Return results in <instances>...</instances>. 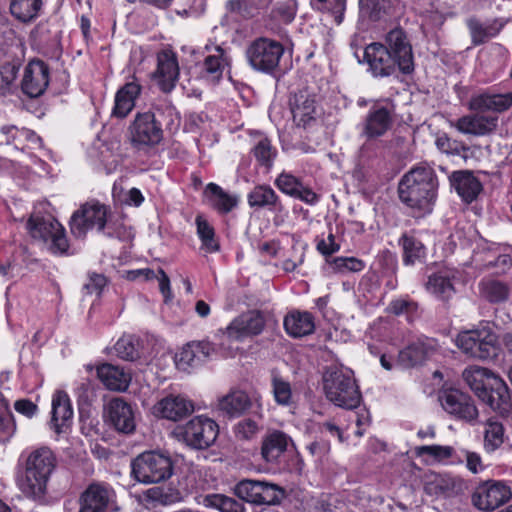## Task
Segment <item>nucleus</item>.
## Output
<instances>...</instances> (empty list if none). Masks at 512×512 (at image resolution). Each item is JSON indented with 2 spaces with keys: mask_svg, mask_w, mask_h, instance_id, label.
I'll return each instance as SVG.
<instances>
[{
  "mask_svg": "<svg viewBox=\"0 0 512 512\" xmlns=\"http://www.w3.org/2000/svg\"><path fill=\"white\" fill-rule=\"evenodd\" d=\"M97 376L104 386L113 391H125L131 381V376L122 367L103 363L97 368Z\"/></svg>",
  "mask_w": 512,
  "mask_h": 512,
  "instance_id": "nucleus-30",
  "label": "nucleus"
},
{
  "mask_svg": "<svg viewBox=\"0 0 512 512\" xmlns=\"http://www.w3.org/2000/svg\"><path fill=\"white\" fill-rule=\"evenodd\" d=\"M297 10L295 0H284L279 2L273 10L274 16L283 23H290L294 20Z\"/></svg>",
  "mask_w": 512,
  "mask_h": 512,
  "instance_id": "nucleus-57",
  "label": "nucleus"
},
{
  "mask_svg": "<svg viewBox=\"0 0 512 512\" xmlns=\"http://www.w3.org/2000/svg\"><path fill=\"white\" fill-rule=\"evenodd\" d=\"M430 485L436 494L449 495L456 489L457 481L449 475H437Z\"/></svg>",
  "mask_w": 512,
  "mask_h": 512,
  "instance_id": "nucleus-59",
  "label": "nucleus"
},
{
  "mask_svg": "<svg viewBox=\"0 0 512 512\" xmlns=\"http://www.w3.org/2000/svg\"><path fill=\"white\" fill-rule=\"evenodd\" d=\"M437 189V176L426 164L411 168L398 184L399 199L418 217L432 212Z\"/></svg>",
  "mask_w": 512,
  "mask_h": 512,
  "instance_id": "nucleus-1",
  "label": "nucleus"
},
{
  "mask_svg": "<svg viewBox=\"0 0 512 512\" xmlns=\"http://www.w3.org/2000/svg\"><path fill=\"white\" fill-rule=\"evenodd\" d=\"M108 208L98 202L82 204L71 216L70 230L76 238H84L89 230L103 231L107 223Z\"/></svg>",
  "mask_w": 512,
  "mask_h": 512,
  "instance_id": "nucleus-10",
  "label": "nucleus"
},
{
  "mask_svg": "<svg viewBox=\"0 0 512 512\" xmlns=\"http://www.w3.org/2000/svg\"><path fill=\"white\" fill-rule=\"evenodd\" d=\"M206 507L218 509L221 512H245L244 505L236 499L223 494H208L204 498Z\"/></svg>",
  "mask_w": 512,
  "mask_h": 512,
  "instance_id": "nucleus-47",
  "label": "nucleus"
},
{
  "mask_svg": "<svg viewBox=\"0 0 512 512\" xmlns=\"http://www.w3.org/2000/svg\"><path fill=\"white\" fill-rule=\"evenodd\" d=\"M251 399L245 391L232 390L218 401V410L228 417H239L251 407Z\"/></svg>",
  "mask_w": 512,
  "mask_h": 512,
  "instance_id": "nucleus-31",
  "label": "nucleus"
},
{
  "mask_svg": "<svg viewBox=\"0 0 512 512\" xmlns=\"http://www.w3.org/2000/svg\"><path fill=\"white\" fill-rule=\"evenodd\" d=\"M272 385L276 402L280 405H288L292 397L290 384L280 377H274Z\"/></svg>",
  "mask_w": 512,
  "mask_h": 512,
  "instance_id": "nucleus-54",
  "label": "nucleus"
},
{
  "mask_svg": "<svg viewBox=\"0 0 512 512\" xmlns=\"http://www.w3.org/2000/svg\"><path fill=\"white\" fill-rule=\"evenodd\" d=\"M492 111L504 112L512 106V93L506 94H491Z\"/></svg>",
  "mask_w": 512,
  "mask_h": 512,
  "instance_id": "nucleus-64",
  "label": "nucleus"
},
{
  "mask_svg": "<svg viewBox=\"0 0 512 512\" xmlns=\"http://www.w3.org/2000/svg\"><path fill=\"white\" fill-rule=\"evenodd\" d=\"M55 466L56 459L48 447L33 451L26 461L25 479L21 484L22 492L33 499L43 498Z\"/></svg>",
  "mask_w": 512,
  "mask_h": 512,
  "instance_id": "nucleus-3",
  "label": "nucleus"
},
{
  "mask_svg": "<svg viewBox=\"0 0 512 512\" xmlns=\"http://www.w3.org/2000/svg\"><path fill=\"white\" fill-rule=\"evenodd\" d=\"M215 353L214 346L208 341L188 343L179 354V361L189 366L206 362Z\"/></svg>",
  "mask_w": 512,
  "mask_h": 512,
  "instance_id": "nucleus-34",
  "label": "nucleus"
},
{
  "mask_svg": "<svg viewBox=\"0 0 512 512\" xmlns=\"http://www.w3.org/2000/svg\"><path fill=\"white\" fill-rule=\"evenodd\" d=\"M479 293L490 303H501L509 298L510 288L502 281L486 278L479 282Z\"/></svg>",
  "mask_w": 512,
  "mask_h": 512,
  "instance_id": "nucleus-38",
  "label": "nucleus"
},
{
  "mask_svg": "<svg viewBox=\"0 0 512 512\" xmlns=\"http://www.w3.org/2000/svg\"><path fill=\"white\" fill-rule=\"evenodd\" d=\"M1 142L6 144L14 143L16 148L22 151L37 149L42 147V140L34 131L16 126H3L1 128Z\"/></svg>",
  "mask_w": 512,
  "mask_h": 512,
  "instance_id": "nucleus-29",
  "label": "nucleus"
},
{
  "mask_svg": "<svg viewBox=\"0 0 512 512\" xmlns=\"http://www.w3.org/2000/svg\"><path fill=\"white\" fill-rule=\"evenodd\" d=\"M233 491L239 499L255 506L276 505L284 497L283 488L277 484L253 479L239 481Z\"/></svg>",
  "mask_w": 512,
  "mask_h": 512,
  "instance_id": "nucleus-8",
  "label": "nucleus"
},
{
  "mask_svg": "<svg viewBox=\"0 0 512 512\" xmlns=\"http://www.w3.org/2000/svg\"><path fill=\"white\" fill-rule=\"evenodd\" d=\"M254 156L257 161L266 167H270L272 160L275 156V151L272 148L270 141L267 138L259 140L253 149Z\"/></svg>",
  "mask_w": 512,
  "mask_h": 512,
  "instance_id": "nucleus-53",
  "label": "nucleus"
},
{
  "mask_svg": "<svg viewBox=\"0 0 512 512\" xmlns=\"http://www.w3.org/2000/svg\"><path fill=\"white\" fill-rule=\"evenodd\" d=\"M259 430L258 424L251 419L240 421L235 429L236 436L241 439H251Z\"/></svg>",
  "mask_w": 512,
  "mask_h": 512,
  "instance_id": "nucleus-63",
  "label": "nucleus"
},
{
  "mask_svg": "<svg viewBox=\"0 0 512 512\" xmlns=\"http://www.w3.org/2000/svg\"><path fill=\"white\" fill-rule=\"evenodd\" d=\"M467 25L474 45L485 43L489 38L496 36L502 28V24H499L497 21L483 25L476 18H470L467 21Z\"/></svg>",
  "mask_w": 512,
  "mask_h": 512,
  "instance_id": "nucleus-43",
  "label": "nucleus"
},
{
  "mask_svg": "<svg viewBox=\"0 0 512 512\" xmlns=\"http://www.w3.org/2000/svg\"><path fill=\"white\" fill-rule=\"evenodd\" d=\"M106 284L107 279L103 274L89 273L88 281L84 283L83 290L88 295L95 294L97 296H100Z\"/></svg>",
  "mask_w": 512,
  "mask_h": 512,
  "instance_id": "nucleus-60",
  "label": "nucleus"
},
{
  "mask_svg": "<svg viewBox=\"0 0 512 512\" xmlns=\"http://www.w3.org/2000/svg\"><path fill=\"white\" fill-rule=\"evenodd\" d=\"M179 441L195 450H205L214 444L219 434L218 424L204 416H196L175 429Z\"/></svg>",
  "mask_w": 512,
  "mask_h": 512,
  "instance_id": "nucleus-7",
  "label": "nucleus"
},
{
  "mask_svg": "<svg viewBox=\"0 0 512 512\" xmlns=\"http://www.w3.org/2000/svg\"><path fill=\"white\" fill-rule=\"evenodd\" d=\"M179 76V65L176 55L170 50H163L157 56V70L154 78L160 89L168 93L176 85Z\"/></svg>",
  "mask_w": 512,
  "mask_h": 512,
  "instance_id": "nucleus-22",
  "label": "nucleus"
},
{
  "mask_svg": "<svg viewBox=\"0 0 512 512\" xmlns=\"http://www.w3.org/2000/svg\"><path fill=\"white\" fill-rule=\"evenodd\" d=\"M427 289L443 301L450 299L455 292L450 279L442 274L431 275L427 282Z\"/></svg>",
  "mask_w": 512,
  "mask_h": 512,
  "instance_id": "nucleus-48",
  "label": "nucleus"
},
{
  "mask_svg": "<svg viewBox=\"0 0 512 512\" xmlns=\"http://www.w3.org/2000/svg\"><path fill=\"white\" fill-rule=\"evenodd\" d=\"M27 228L33 238L50 241L49 249L54 254L67 252L69 244L63 226L55 219L30 217Z\"/></svg>",
  "mask_w": 512,
  "mask_h": 512,
  "instance_id": "nucleus-11",
  "label": "nucleus"
},
{
  "mask_svg": "<svg viewBox=\"0 0 512 512\" xmlns=\"http://www.w3.org/2000/svg\"><path fill=\"white\" fill-rule=\"evenodd\" d=\"M462 377L471 390L479 397L481 392L489 387V380L497 376L486 368L470 366L463 371Z\"/></svg>",
  "mask_w": 512,
  "mask_h": 512,
  "instance_id": "nucleus-40",
  "label": "nucleus"
},
{
  "mask_svg": "<svg viewBox=\"0 0 512 512\" xmlns=\"http://www.w3.org/2000/svg\"><path fill=\"white\" fill-rule=\"evenodd\" d=\"M106 418L116 431L131 434L136 427L132 406L122 398H114L106 406Z\"/></svg>",
  "mask_w": 512,
  "mask_h": 512,
  "instance_id": "nucleus-17",
  "label": "nucleus"
},
{
  "mask_svg": "<svg viewBox=\"0 0 512 512\" xmlns=\"http://www.w3.org/2000/svg\"><path fill=\"white\" fill-rule=\"evenodd\" d=\"M18 67L11 63H6L0 67V94L4 95L9 90L17 77Z\"/></svg>",
  "mask_w": 512,
  "mask_h": 512,
  "instance_id": "nucleus-58",
  "label": "nucleus"
},
{
  "mask_svg": "<svg viewBox=\"0 0 512 512\" xmlns=\"http://www.w3.org/2000/svg\"><path fill=\"white\" fill-rule=\"evenodd\" d=\"M161 122L154 111L138 112L128 127V139L133 148L146 150L163 140Z\"/></svg>",
  "mask_w": 512,
  "mask_h": 512,
  "instance_id": "nucleus-6",
  "label": "nucleus"
},
{
  "mask_svg": "<svg viewBox=\"0 0 512 512\" xmlns=\"http://www.w3.org/2000/svg\"><path fill=\"white\" fill-rule=\"evenodd\" d=\"M265 326V318L260 311L252 310L235 318L226 329L229 337L241 339L260 334Z\"/></svg>",
  "mask_w": 512,
  "mask_h": 512,
  "instance_id": "nucleus-23",
  "label": "nucleus"
},
{
  "mask_svg": "<svg viewBox=\"0 0 512 512\" xmlns=\"http://www.w3.org/2000/svg\"><path fill=\"white\" fill-rule=\"evenodd\" d=\"M333 263L339 272H359L364 268L363 261L354 257H338Z\"/></svg>",
  "mask_w": 512,
  "mask_h": 512,
  "instance_id": "nucleus-61",
  "label": "nucleus"
},
{
  "mask_svg": "<svg viewBox=\"0 0 512 512\" xmlns=\"http://www.w3.org/2000/svg\"><path fill=\"white\" fill-rule=\"evenodd\" d=\"M439 400L445 411L459 419L472 421L478 416L471 397L460 390H446L439 396Z\"/></svg>",
  "mask_w": 512,
  "mask_h": 512,
  "instance_id": "nucleus-15",
  "label": "nucleus"
},
{
  "mask_svg": "<svg viewBox=\"0 0 512 512\" xmlns=\"http://www.w3.org/2000/svg\"><path fill=\"white\" fill-rule=\"evenodd\" d=\"M16 431L9 401L0 393V443L8 442Z\"/></svg>",
  "mask_w": 512,
  "mask_h": 512,
  "instance_id": "nucleus-45",
  "label": "nucleus"
},
{
  "mask_svg": "<svg viewBox=\"0 0 512 512\" xmlns=\"http://www.w3.org/2000/svg\"><path fill=\"white\" fill-rule=\"evenodd\" d=\"M449 179L451 186L466 203L476 200L483 189L479 179L469 170L455 171Z\"/></svg>",
  "mask_w": 512,
  "mask_h": 512,
  "instance_id": "nucleus-28",
  "label": "nucleus"
},
{
  "mask_svg": "<svg viewBox=\"0 0 512 512\" xmlns=\"http://www.w3.org/2000/svg\"><path fill=\"white\" fill-rule=\"evenodd\" d=\"M115 351L124 360L133 361L139 357L138 349L129 337L120 338L115 344Z\"/></svg>",
  "mask_w": 512,
  "mask_h": 512,
  "instance_id": "nucleus-55",
  "label": "nucleus"
},
{
  "mask_svg": "<svg viewBox=\"0 0 512 512\" xmlns=\"http://www.w3.org/2000/svg\"><path fill=\"white\" fill-rule=\"evenodd\" d=\"M206 193L209 194V200L213 208L220 213H229L238 203L237 197L229 195L215 183H209L206 186Z\"/></svg>",
  "mask_w": 512,
  "mask_h": 512,
  "instance_id": "nucleus-41",
  "label": "nucleus"
},
{
  "mask_svg": "<svg viewBox=\"0 0 512 512\" xmlns=\"http://www.w3.org/2000/svg\"><path fill=\"white\" fill-rule=\"evenodd\" d=\"M197 234L202 241L203 246L208 252L219 250V244L215 240L213 227L201 215L196 217Z\"/></svg>",
  "mask_w": 512,
  "mask_h": 512,
  "instance_id": "nucleus-50",
  "label": "nucleus"
},
{
  "mask_svg": "<svg viewBox=\"0 0 512 512\" xmlns=\"http://www.w3.org/2000/svg\"><path fill=\"white\" fill-rule=\"evenodd\" d=\"M457 346L465 354L480 360L493 359L498 355L497 336L488 327L460 333Z\"/></svg>",
  "mask_w": 512,
  "mask_h": 512,
  "instance_id": "nucleus-9",
  "label": "nucleus"
},
{
  "mask_svg": "<svg viewBox=\"0 0 512 512\" xmlns=\"http://www.w3.org/2000/svg\"><path fill=\"white\" fill-rule=\"evenodd\" d=\"M497 125V116H488L481 113L462 116L454 124L459 132L474 136L489 135L496 130Z\"/></svg>",
  "mask_w": 512,
  "mask_h": 512,
  "instance_id": "nucleus-25",
  "label": "nucleus"
},
{
  "mask_svg": "<svg viewBox=\"0 0 512 512\" xmlns=\"http://www.w3.org/2000/svg\"><path fill=\"white\" fill-rule=\"evenodd\" d=\"M284 328L290 336L300 338L314 332V318L309 312H291L284 319Z\"/></svg>",
  "mask_w": 512,
  "mask_h": 512,
  "instance_id": "nucleus-33",
  "label": "nucleus"
},
{
  "mask_svg": "<svg viewBox=\"0 0 512 512\" xmlns=\"http://www.w3.org/2000/svg\"><path fill=\"white\" fill-rule=\"evenodd\" d=\"M195 410L192 400L183 395L170 394L159 400L153 407L155 416L177 422L190 416Z\"/></svg>",
  "mask_w": 512,
  "mask_h": 512,
  "instance_id": "nucleus-16",
  "label": "nucleus"
},
{
  "mask_svg": "<svg viewBox=\"0 0 512 512\" xmlns=\"http://www.w3.org/2000/svg\"><path fill=\"white\" fill-rule=\"evenodd\" d=\"M290 444L293 445V441L285 432L269 430L262 438L261 456L268 463H276Z\"/></svg>",
  "mask_w": 512,
  "mask_h": 512,
  "instance_id": "nucleus-27",
  "label": "nucleus"
},
{
  "mask_svg": "<svg viewBox=\"0 0 512 512\" xmlns=\"http://www.w3.org/2000/svg\"><path fill=\"white\" fill-rule=\"evenodd\" d=\"M284 46L268 37L253 40L246 48L245 55L250 67L258 72L272 74L279 67Z\"/></svg>",
  "mask_w": 512,
  "mask_h": 512,
  "instance_id": "nucleus-5",
  "label": "nucleus"
},
{
  "mask_svg": "<svg viewBox=\"0 0 512 512\" xmlns=\"http://www.w3.org/2000/svg\"><path fill=\"white\" fill-rule=\"evenodd\" d=\"M73 410L68 395L63 391H57L52 398L51 423L57 433L72 419Z\"/></svg>",
  "mask_w": 512,
  "mask_h": 512,
  "instance_id": "nucleus-36",
  "label": "nucleus"
},
{
  "mask_svg": "<svg viewBox=\"0 0 512 512\" xmlns=\"http://www.w3.org/2000/svg\"><path fill=\"white\" fill-rule=\"evenodd\" d=\"M215 54L209 55L204 60V70L213 79L219 80L222 77L224 67L229 64V59L222 47L215 48Z\"/></svg>",
  "mask_w": 512,
  "mask_h": 512,
  "instance_id": "nucleus-49",
  "label": "nucleus"
},
{
  "mask_svg": "<svg viewBox=\"0 0 512 512\" xmlns=\"http://www.w3.org/2000/svg\"><path fill=\"white\" fill-rule=\"evenodd\" d=\"M141 87L135 82L126 83L115 96L112 114L118 118L126 117L135 106V99L140 94Z\"/></svg>",
  "mask_w": 512,
  "mask_h": 512,
  "instance_id": "nucleus-35",
  "label": "nucleus"
},
{
  "mask_svg": "<svg viewBox=\"0 0 512 512\" xmlns=\"http://www.w3.org/2000/svg\"><path fill=\"white\" fill-rule=\"evenodd\" d=\"M394 106L377 103L368 111L362 124V135L368 140L384 136L394 123Z\"/></svg>",
  "mask_w": 512,
  "mask_h": 512,
  "instance_id": "nucleus-12",
  "label": "nucleus"
},
{
  "mask_svg": "<svg viewBox=\"0 0 512 512\" xmlns=\"http://www.w3.org/2000/svg\"><path fill=\"white\" fill-rule=\"evenodd\" d=\"M275 185L283 193L307 204L314 205L319 201V196L310 187L290 173L282 172L276 178Z\"/></svg>",
  "mask_w": 512,
  "mask_h": 512,
  "instance_id": "nucleus-26",
  "label": "nucleus"
},
{
  "mask_svg": "<svg viewBox=\"0 0 512 512\" xmlns=\"http://www.w3.org/2000/svg\"><path fill=\"white\" fill-rule=\"evenodd\" d=\"M388 52L397 62L398 69L404 74L414 71L412 46L405 32L400 28L391 30L386 36Z\"/></svg>",
  "mask_w": 512,
  "mask_h": 512,
  "instance_id": "nucleus-13",
  "label": "nucleus"
},
{
  "mask_svg": "<svg viewBox=\"0 0 512 512\" xmlns=\"http://www.w3.org/2000/svg\"><path fill=\"white\" fill-rule=\"evenodd\" d=\"M415 453L417 456L428 455L437 461H442L453 456L454 448L441 445L419 446L415 448Z\"/></svg>",
  "mask_w": 512,
  "mask_h": 512,
  "instance_id": "nucleus-52",
  "label": "nucleus"
},
{
  "mask_svg": "<svg viewBox=\"0 0 512 512\" xmlns=\"http://www.w3.org/2000/svg\"><path fill=\"white\" fill-rule=\"evenodd\" d=\"M417 308L416 303L406 298H398L390 302L387 307V312L395 316L415 311Z\"/></svg>",
  "mask_w": 512,
  "mask_h": 512,
  "instance_id": "nucleus-62",
  "label": "nucleus"
},
{
  "mask_svg": "<svg viewBox=\"0 0 512 512\" xmlns=\"http://www.w3.org/2000/svg\"><path fill=\"white\" fill-rule=\"evenodd\" d=\"M173 474V462L168 455L156 451L139 454L131 462V475L140 483H158Z\"/></svg>",
  "mask_w": 512,
  "mask_h": 512,
  "instance_id": "nucleus-4",
  "label": "nucleus"
},
{
  "mask_svg": "<svg viewBox=\"0 0 512 512\" xmlns=\"http://www.w3.org/2000/svg\"><path fill=\"white\" fill-rule=\"evenodd\" d=\"M436 347L435 340L419 338L399 352L398 363L404 368L421 365L435 353Z\"/></svg>",
  "mask_w": 512,
  "mask_h": 512,
  "instance_id": "nucleus-21",
  "label": "nucleus"
},
{
  "mask_svg": "<svg viewBox=\"0 0 512 512\" xmlns=\"http://www.w3.org/2000/svg\"><path fill=\"white\" fill-rule=\"evenodd\" d=\"M504 442V427L497 420L489 419L485 424L484 448L488 452L498 449Z\"/></svg>",
  "mask_w": 512,
  "mask_h": 512,
  "instance_id": "nucleus-46",
  "label": "nucleus"
},
{
  "mask_svg": "<svg viewBox=\"0 0 512 512\" xmlns=\"http://www.w3.org/2000/svg\"><path fill=\"white\" fill-rule=\"evenodd\" d=\"M403 249V262L405 265H413L425 255V247L413 236L403 234L399 239Z\"/></svg>",
  "mask_w": 512,
  "mask_h": 512,
  "instance_id": "nucleus-44",
  "label": "nucleus"
},
{
  "mask_svg": "<svg viewBox=\"0 0 512 512\" xmlns=\"http://www.w3.org/2000/svg\"><path fill=\"white\" fill-rule=\"evenodd\" d=\"M364 61L375 77H386L394 73L397 62L380 43H371L364 50Z\"/></svg>",
  "mask_w": 512,
  "mask_h": 512,
  "instance_id": "nucleus-19",
  "label": "nucleus"
},
{
  "mask_svg": "<svg viewBox=\"0 0 512 512\" xmlns=\"http://www.w3.org/2000/svg\"><path fill=\"white\" fill-rule=\"evenodd\" d=\"M140 499L146 508H154L158 505L175 503L180 499V494L175 489L155 486L144 491Z\"/></svg>",
  "mask_w": 512,
  "mask_h": 512,
  "instance_id": "nucleus-37",
  "label": "nucleus"
},
{
  "mask_svg": "<svg viewBox=\"0 0 512 512\" xmlns=\"http://www.w3.org/2000/svg\"><path fill=\"white\" fill-rule=\"evenodd\" d=\"M42 5V0H13L10 3V11L19 21L29 23L38 16Z\"/></svg>",
  "mask_w": 512,
  "mask_h": 512,
  "instance_id": "nucleus-42",
  "label": "nucleus"
},
{
  "mask_svg": "<svg viewBox=\"0 0 512 512\" xmlns=\"http://www.w3.org/2000/svg\"><path fill=\"white\" fill-rule=\"evenodd\" d=\"M248 204L252 208L270 211H282V203L276 192L269 185H257L247 195Z\"/></svg>",
  "mask_w": 512,
  "mask_h": 512,
  "instance_id": "nucleus-32",
  "label": "nucleus"
},
{
  "mask_svg": "<svg viewBox=\"0 0 512 512\" xmlns=\"http://www.w3.org/2000/svg\"><path fill=\"white\" fill-rule=\"evenodd\" d=\"M436 146L440 151L452 155H459L469 149L463 142L452 140L446 134L436 139Z\"/></svg>",
  "mask_w": 512,
  "mask_h": 512,
  "instance_id": "nucleus-56",
  "label": "nucleus"
},
{
  "mask_svg": "<svg viewBox=\"0 0 512 512\" xmlns=\"http://www.w3.org/2000/svg\"><path fill=\"white\" fill-rule=\"evenodd\" d=\"M488 388L481 392L478 397L494 411L506 415L512 408L510 391L507 384L500 378H491Z\"/></svg>",
  "mask_w": 512,
  "mask_h": 512,
  "instance_id": "nucleus-20",
  "label": "nucleus"
},
{
  "mask_svg": "<svg viewBox=\"0 0 512 512\" xmlns=\"http://www.w3.org/2000/svg\"><path fill=\"white\" fill-rule=\"evenodd\" d=\"M49 84L48 66L41 60L31 61L25 68L21 82L23 93L31 98L41 96Z\"/></svg>",
  "mask_w": 512,
  "mask_h": 512,
  "instance_id": "nucleus-18",
  "label": "nucleus"
},
{
  "mask_svg": "<svg viewBox=\"0 0 512 512\" xmlns=\"http://www.w3.org/2000/svg\"><path fill=\"white\" fill-rule=\"evenodd\" d=\"M272 0H229L226 9L244 19H251L260 13V10L269 6Z\"/></svg>",
  "mask_w": 512,
  "mask_h": 512,
  "instance_id": "nucleus-39",
  "label": "nucleus"
},
{
  "mask_svg": "<svg viewBox=\"0 0 512 512\" xmlns=\"http://www.w3.org/2000/svg\"><path fill=\"white\" fill-rule=\"evenodd\" d=\"M510 488L501 482H486L472 496L473 504L480 510L492 511L511 498Z\"/></svg>",
  "mask_w": 512,
  "mask_h": 512,
  "instance_id": "nucleus-14",
  "label": "nucleus"
},
{
  "mask_svg": "<svg viewBox=\"0 0 512 512\" xmlns=\"http://www.w3.org/2000/svg\"><path fill=\"white\" fill-rule=\"evenodd\" d=\"M323 389L330 402L344 409H355L362 400L353 372L343 367L330 366L325 370Z\"/></svg>",
  "mask_w": 512,
  "mask_h": 512,
  "instance_id": "nucleus-2",
  "label": "nucleus"
},
{
  "mask_svg": "<svg viewBox=\"0 0 512 512\" xmlns=\"http://www.w3.org/2000/svg\"><path fill=\"white\" fill-rule=\"evenodd\" d=\"M293 120L297 126L306 127L315 121L316 99L315 96L306 90L294 93L289 100Z\"/></svg>",
  "mask_w": 512,
  "mask_h": 512,
  "instance_id": "nucleus-24",
  "label": "nucleus"
},
{
  "mask_svg": "<svg viewBox=\"0 0 512 512\" xmlns=\"http://www.w3.org/2000/svg\"><path fill=\"white\" fill-rule=\"evenodd\" d=\"M388 7L387 0H360V11L362 15L372 21H377L386 14Z\"/></svg>",
  "mask_w": 512,
  "mask_h": 512,
  "instance_id": "nucleus-51",
  "label": "nucleus"
}]
</instances>
